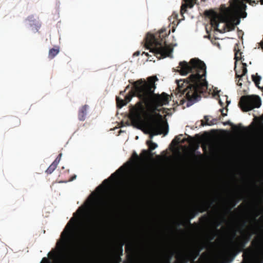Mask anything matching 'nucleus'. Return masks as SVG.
I'll list each match as a JSON object with an SVG mask.
<instances>
[{"label":"nucleus","instance_id":"47","mask_svg":"<svg viewBox=\"0 0 263 263\" xmlns=\"http://www.w3.org/2000/svg\"><path fill=\"white\" fill-rule=\"evenodd\" d=\"M234 128L236 129H237V128H238V127H237V126H234Z\"/></svg>","mask_w":263,"mask_h":263},{"label":"nucleus","instance_id":"53","mask_svg":"<svg viewBox=\"0 0 263 263\" xmlns=\"http://www.w3.org/2000/svg\"><path fill=\"white\" fill-rule=\"evenodd\" d=\"M158 116H159V117H161V116L159 114H158Z\"/></svg>","mask_w":263,"mask_h":263},{"label":"nucleus","instance_id":"32","mask_svg":"<svg viewBox=\"0 0 263 263\" xmlns=\"http://www.w3.org/2000/svg\"><path fill=\"white\" fill-rule=\"evenodd\" d=\"M123 242H121L119 246L118 247V251L119 252L120 255H122Z\"/></svg>","mask_w":263,"mask_h":263},{"label":"nucleus","instance_id":"15","mask_svg":"<svg viewBox=\"0 0 263 263\" xmlns=\"http://www.w3.org/2000/svg\"><path fill=\"white\" fill-rule=\"evenodd\" d=\"M62 156V153L59 154L54 159V160L52 162V163L48 167V168L45 171V173L47 174H52L53 172L55 170V168L57 167V165L60 162Z\"/></svg>","mask_w":263,"mask_h":263},{"label":"nucleus","instance_id":"1","mask_svg":"<svg viewBox=\"0 0 263 263\" xmlns=\"http://www.w3.org/2000/svg\"><path fill=\"white\" fill-rule=\"evenodd\" d=\"M158 80V79L156 76L148 77L147 81L138 80L134 82L131 90L125 97L124 100L126 104L130 101L133 97H137L140 100L129 109V118L134 125L141 124L143 122L144 118L147 116L143 103L149 108L152 114L154 115H157V111H160L159 107L168 104L169 95L165 92H162L160 95L154 92L156 88L155 82Z\"/></svg>","mask_w":263,"mask_h":263},{"label":"nucleus","instance_id":"6","mask_svg":"<svg viewBox=\"0 0 263 263\" xmlns=\"http://www.w3.org/2000/svg\"><path fill=\"white\" fill-rule=\"evenodd\" d=\"M203 248L204 246L199 243H191L188 244L182 250L177 252L176 255V261L174 263L194 262ZM170 258L171 257L166 261V263H171Z\"/></svg>","mask_w":263,"mask_h":263},{"label":"nucleus","instance_id":"24","mask_svg":"<svg viewBox=\"0 0 263 263\" xmlns=\"http://www.w3.org/2000/svg\"><path fill=\"white\" fill-rule=\"evenodd\" d=\"M252 78L253 81L255 84L256 86L258 88H260V87L259 86V84L260 83V80L261 79V77L257 75V73H256V75H252Z\"/></svg>","mask_w":263,"mask_h":263},{"label":"nucleus","instance_id":"46","mask_svg":"<svg viewBox=\"0 0 263 263\" xmlns=\"http://www.w3.org/2000/svg\"><path fill=\"white\" fill-rule=\"evenodd\" d=\"M219 102L220 104L221 105V106H222V105H222V104H223V103H222V102L221 101V100H219Z\"/></svg>","mask_w":263,"mask_h":263},{"label":"nucleus","instance_id":"43","mask_svg":"<svg viewBox=\"0 0 263 263\" xmlns=\"http://www.w3.org/2000/svg\"><path fill=\"white\" fill-rule=\"evenodd\" d=\"M139 54H140V52L139 51H137V52L134 53V55H139Z\"/></svg>","mask_w":263,"mask_h":263},{"label":"nucleus","instance_id":"40","mask_svg":"<svg viewBox=\"0 0 263 263\" xmlns=\"http://www.w3.org/2000/svg\"><path fill=\"white\" fill-rule=\"evenodd\" d=\"M239 78V79L238 82L237 83V85L241 86L242 85V84H241V83H240V82H239L240 80H241V78Z\"/></svg>","mask_w":263,"mask_h":263},{"label":"nucleus","instance_id":"42","mask_svg":"<svg viewBox=\"0 0 263 263\" xmlns=\"http://www.w3.org/2000/svg\"><path fill=\"white\" fill-rule=\"evenodd\" d=\"M224 125H231V123L230 121H228L223 123Z\"/></svg>","mask_w":263,"mask_h":263},{"label":"nucleus","instance_id":"41","mask_svg":"<svg viewBox=\"0 0 263 263\" xmlns=\"http://www.w3.org/2000/svg\"><path fill=\"white\" fill-rule=\"evenodd\" d=\"M48 260V257H43L42 260H46V261H47Z\"/></svg>","mask_w":263,"mask_h":263},{"label":"nucleus","instance_id":"31","mask_svg":"<svg viewBox=\"0 0 263 263\" xmlns=\"http://www.w3.org/2000/svg\"><path fill=\"white\" fill-rule=\"evenodd\" d=\"M221 222L218 220H215L214 221L213 224L215 226V229L216 231H219V230L217 229V228L221 225Z\"/></svg>","mask_w":263,"mask_h":263},{"label":"nucleus","instance_id":"44","mask_svg":"<svg viewBox=\"0 0 263 263\" xmlns=\"http://www.w3.org/2000/svg\"><path fill=\"white\" fill-rule=\"evenodd\" d=\"M202 148H203V150L204 152H206V146L205 145H203L202 146Z\"/></svg>","mask_w":263,"mask_h":263},{"label":"nucleus","instance_id":"30","mask_svg":"<svg viewBox=\"0 0 263 263\" xmlns=\"http://www.w3.org/2000/svg\"><path fill=\"white\" fill-rule=\"evenodd\" d=\"M147 176H148V174H147V171L143 172L142 175L140 177V180L141 181L145 180L147 178Z\"/></svg>","mask_w":263,"mask_h":263},{"label":"nucleus","instance_id":"52","mask_svg":"<svg viewBox=\"0 0 263 263\" xmlns=\"http://www.w3.org/2000/svg\"><path fill=\"white\" fill-rule=\"evenodd\" d=\"M194 224L197 226V224L196 223H194Z\"/></svg>","mask_w":263,"mask_h":263},{"label":"nucleus","instance_id":"20","mask_svg":"<svg viewBox=\"0 0 263 263\" xmlns=\"http://www.w3.org/2000/svg\"><path fill=\"white\" fill-rule=\"evenodd\" d=\"M234 51L235 52V58L236 61H238L241 59V52L238 48V44H236L234 46Z\"/></svg>","mask_w":263,"mask_h":263},{"label":"nucleus","instance_id":"29","mask_svg":"<svg viewBox=\"0 0 263 263\" xmlns=\"http://www.w3.org/2000/svg\"><path fill=\"white\" fill-rule=\"evenodd\" d=\"M180 136H182V135H180L179 136H176L175 139L173 140V142H176L177 143H183L185 141V139H183L182 141H181V138Z\"/></svg>","mask_w":263,"mask_h":263},{"label":"nucleus","instance_id":"7","mask_svg":"<svg viewBox=\"0 0 263 263\" xmlns=\"http://www.w3.org/2000/svg\"><path fill=\"white\" fill-rule=\"evenodd\" d=\"M53 263H66V226L57 239L55 248H52Z\"/></svg>","mask_w":263,"mask_h":263},{"label":"nucleus","instance_id":"18","mask_svg":"<svg viewBox=\"0 0 263 263\" xmlns=\"http://www.w3.org/2000/svg\"><path fill=\"white\" fill-rule=\"evenodd\" d=\"M60 52V47L54 45L52 48H49L48 58L50 59H53Z\"/></svg>","mask_w":263,"mask_h":263},{"label":"nucleus","instance_id":"10","mask_svg":"<svg viewBox=\"0 0 263 263\" xmlns=\"http://www.w3.org/2000/svg\"><path fill=\"white\" fill-rule=\"evenodd\" d=\"M24 23L26 28L34 32H37L41 26L39 21L33 14L29 15L24 20Z\"/></svg>","mask_w":263,"mask_h":263},{"label":"nucleus","instance_id":"3","mask_svg":"<svg viewBox=\"0 0 263 263\" xmlns=\"http://www.w3.org/2000/svg\"><path fill=\"white\" fill-rule=\"evenodd\" d=\"M251 247L245 249L246 245L240 239L232 241L229 250L223 258V263H230L241 252L243 251V259L250 260L263 250V241L260 239H255L251 242Z\"/></svg>","mask_w":263,"mask_h":263},{"label":"nucleus","instance_id":"12","mask_svg":"<svg viewBox=\"0 0 263 263\" xmlns=\"http://www.w3.org/2000/svg\"><path fill=\"white\" fill-rule=\"evenodd\" d=\"M130 164V162H127L126 163L124 164V165L120 167L115 172L112 173L108 179H105L103 181V184H106V186L104 187L106 189L108 188V186L110 184V181H113L116 180L123 172L124 170V166ZM103 187L101 185L97 187V190H102Z\"/></svg>","mask_w":263,"mask_h":263},{"label":"nucleus","instance_id":"19","mask_svg":"<svg viewBox=\"0 0 263 263\" xmlns=\"http://www.w3.org/2000/svg\"><path fill=\"white\" fill-rule=\"evenodd\" d=\"M251 237V234L250 233H242L241 236L237 237V239H240V240L243 241L246 245H247L250 241Z\"/></svg>","mask_w":263,"mask_h":263},{"label":"nucleus","instance_id":"36","mask_svg":"<svg viewBox=\"0 0 263 263\" xmlns=\"http://www.w3.org/2000/svg\"><path fill=\"white\" fill-rule=\"evenodd\" d=\"M12 119L14 121L17 122V123H18V124H20L21 121H20V119H18L17 118L13 117Z\"/></svg>","mask_w":263,"mask_h":263},{"label":"nucleus","instance_id":"9","mask_svg":"<svg viewBox=\"0 0 263 263\" xmlns=\"http://www.w3.org/2000/svg\"><path fill=\"white\" fill-rule=\"evenodd\" d=\"M148 129L150 133V138H152L154 135L163 134L166 135L168 132V127L167 123H163L159 121H155L148 125Z\"/></svg>","mask_w":263,"mask_h":263},{"label":"nucleus","instance_id":"54","mask_svg":"<svg viewBox=\"0 0 263 263\" xmlns=\"http://www.w3.org/2000/svg\"><path fill=\"white\" fill-rule=\"evenodd\" d=\"M261 200H263V194H262V197Z\"/></svg>","mask_w":263,"mask_h":263},{"label":"nucleus","instance_id":"37","mask_svg":"<svg viewBox=\"0 0 263 263\" xmlns=\"http://www.w3.org/2000/svg\"><path fill=\"white\" fill-rule=\"evenodd\" d=\"M220 111H221V115H222V116H223V117H224V116H227V113H224V112H223V109H220Z\"/></svg>","mask_w":263,"mask_h":263},{"label":"nucleus","instance_id":"35","mask_svg":"<svg viewBox=\"0 0 263 263\" xmlns=\"http://www.w3.org/2000/svg\"><path fill=\"white\" fill-rule=\"evenodd\" d=\"M77 177V176L76 175H74L72 176L68 180H67V182L68 181H72L73 180H74Z\"/></svg>","mask_w":263,"mask_h":263},{"label":"nucleus","instance_id":"11","mask_svg":"<svg viewBox=\"0 0 263 263\" xmlns=\"http://www.w3.org/2000/svg\"><path fill=\"white\" fill-rule=\"evenodd\" d=\"M212 204L213 202H211L210 203L205 202L200 205L198 206L197 209L190 211L188 213V218L185 220V223L187 224L192 225L190 222L191 219L194 218L196 216L198 212L203 213L206 211Z\"/></svg>","mask_w":263,"mask_h":263},{"label":"nucleus","instance_id":"48","mask_svg":"<svg viewBox=\"0 0 263 263\" xmlns=\"http://www.w3.org/2000/svg\"><path fill=\"white\" fill-rule=\"evenodd\" d=\"M61 182H63V183H66V180H63V181H62Z\"/></svg>","mask_w":263,"mask_h":263},{"label":"nucleus","instance_id":"16","mask_svg":"<svg viewBox=\"0 0 263 263\" xmlns=\"http://www.w3.org/2000/svg\"><path fill=\"white\" fill-rule=\"evenodd\" d=\"M88 106L84 105L79 109L78 112V119L80 121H84L86 119Z\"/></svg>","mask_w":263,"mask_h":263},{"label":"nucleus","instance_id":"2","mask_svg":"<svg viewBox=\"0 0 263 263\" xmlns=\"http://www.w3.org/2000/svg\"><path fill=\"white\" fill-rule=\"evenodd\" d=\"M177 71L181 75L191 73L186 79L178 81L179 91L185 95L187 100L186 105L189 107L197 101L200 94L208 89L206 81V65L203 61L198 58L191 59L189 62H180Z\"/></svg>","mask_w":263,"mask_h":263},{"label":"nucleus","instance_id":"45","mask_svg":"<svg viewBox=\"0 0 263 263\" xmlns=\"http://www.w3.org/2000/svg\"><path fill=\"white\" fill-rule=\"evenodd\" d=\"M236 236V232H234L233 233V238H235Z\"/></svg>","mask_w":263,"mask_h":263},{"label":"nucleus","instance_id":"4","mask_svg":"<svg viewBox=\"0 0 263 263\" xmlns=\"http://www.w3.org/2000/svg\"><path fill=\"white\" fill-rule=\"evenodd\" d=\"M252 6L258 4L259 3L263 5V0H232L230 6L226 8L224 12L225 18L228 22L224 25L223 28H227L228 31L235 29V26L240 23V18L247 16L246 9V3Z\"/></svg>","mask_w":263,"mask_h":263},{"label":"nucleus","instance_id":"49","mask_svg":"<svg viewBox=\"0 0 263 263\" xmlns=\"http://www.w3.org/2000/svg\"><path fill=\"white\" fill-rule=\"evenodd\" d=\"M125 90H124V91H121L120 93H123L124 92H125Z\"/></svg>","mask_w":263,"mask_h":263},{"label":"nucleus","instance_id":"38","mask_svg":"<svg viewBox=\"0 0 263 263\" xmlns=\"http://www.w3.org/2000/svg\"><path fill=\"white\" fill-rule=\"evenodd\" d=\"M204 120L205 121V123H209V119L208 116H205L204 117Z\"/></svg>","mask_w":263,"mask_h":263},{"label":"nucleus","instance_id":"27","mask_svg":"<svg viewBox=\"0 0 263 263\" xmlns=\"http://www.w3.org/2000/svg\"><path fill=\"white\" fill-rule=\"evenodd\" d=\"M131 159L134 164L138 163L140 160V157L136 152L133 153Z\"/></svg>","mask_w":263,"mask_h":263},{"label":"nucleus","instance_id":"8","mask_svg":"<svg viewBox=\"0 0 263 263\" xmlns=\"http://www.w3.org/2000/svg\"><path fill=\"white\" fill-rule=\"evenodd\" d=\"M239 105L243 111H248L261 105L260 98L257 96H243L240 98Z\"/></svg>","mask_w":263,"mask_h":263},{"label":"nucleus","instance_id":"28","mask_svg":"<svg viewBox=\"0 0 263 263\" xmlns=\"http://www.w3.org/2000/svg\"><path fill=\"white\" fill-rule=\"evenodd\" d=\"M217 121V120L216 119H213L212 120H211L210 123H204V121L203 120L201 121V124L202 126L204 125H212L213 124H215L216 123Z\"/></svg>","mask_w":263,"mask_h":263},{"label":"nucleus","instance_id":"23","mask_svg":"<svg viewBox=\"0 0 263 263\" xmlns=\"http://www.w3.org/2000/svg\"><path fill=\"white\" fill-rule=\"evenodd\" d=\"M116 103L117 107L119 108H121L127 104L124 99H122L118 97H116Z\"/></svg>","mask_w":263,"mask_h":263},{"label":"nucleus","instance_id":"17","mask_svg":"<svg viewBox=\"0 0 263 263\" xmlns=\"http://www.w3.org/2000/svg\"><path fill=\"white\" fill-rule=\"evenodd\" d=\"M247 64L245 63H242V66L239 70H238L236 69V67H235V71L236 73V78H241L242 76L246 75L247 73Z\"/></svg>","mask_w":263,"mask_h":263},{"label":"nucleus","instance_id":"13","mask_svg":"<svg viewBox=\"0 0 263 263\" xmlns=\"http://www.w3.org/2000/svg\"><path fill=\"white\" fill-rule=\"evenodd\" d=\"M205 14L210 18L211 25L213 27L216 28V30L219 31L220 33H223L225 32V28H223V30H220L218 29L219 22V21L220 19V17L217 13L211 10L209 11H206L205 12Z\"/></svg>","mask_w":263,"mask_h":263},{"label":"nucleus","instance_id":"5","mask_svg":"<svg viewBox=\"0 0 263 263\" xmlns=\"http://www.w3.org/2000/svg\"><path fill=\"white\" fill-rule=\"evenodd\" d=\"M170 33L165 29H161L155 34L147 33L145 38V44L150 51L155 53L158 59L172 57L173 48L171 45L166 44L165 38Z\"/></svg>","mask_w":263,"mask_h":263},{"label":"nucleus","instance_id":"21","mask_svg":"<svg viewBox=\"0 0 263 263\" xmlns=\"http://www.w3.org/2000/svg\"><path fill=\"white\" fill-rule=\"evenodd\" d=\"M154 155V153H153L150 151H147L143 149L142 150L141 156L143 158V159L146 160L148 159L149 157H152Z\"/></svg>","mask_w":263,"mask_h":263},{"label":"nucleus","instance_id":"51","mask_svg":"<svg viewBox=\"0 0 263 263\" xmlns=\"http://www.w3.org/2000/svg\"><path fill=\"white\" fill-rule=\"evenodd\" d=\"M51 253L50 251L48 252V254H47V255H48L50 253Z\"/></svg>","mask_w":263,"mask_h":263},{"label":"nucleus","instance_id":"14","mask_svg":"<svg viewBox=\"0 0 263 263\" xmlns=\"http://www.w3.org/2000/svg\"><path fill=\"white\" fill-rule=\"evenodd\" d=\"M184 3L182 4L180 9V13L182 15L187 11V8H192L197 0H183Z\"/></svg>","mask_w":263,"mask_h":263},{"label":"nucleus","instance_id":"25","mask_svg":"<svg viewBox=\"0 0 263 263\" xmlns=\"http://www.w3.org/2000/svg\"><path fill=\"white\" fill-rule=\"evenodd\" d=\"M210 218L206 215H203L199 218V220L203 225H205L210 221Z\"/></svg>","mask_w":263,"mask_h":263},{"label":"nucleus","instance_id":"50","mask_svg":"<svg viewBox=\"0 0 263 263\" xmlns=\"http://www.w3.org/2000/svg\"><path fill=\"white\" fill-rule=\"evenodd\" d=\"M243 227L246 226V223H245V222H244V223H243Z\"/></svg>","mask_w":263,"mask_h":263},{"label":"nucleus","instance_id":"33","mask_svg":"<svg viewBox=\"0 0 263 263\" xmlns=\"http://www.w3.org/2000/svg\"><path fill=\"white\" fill-rule=\"evenodd\" d=\"M237 202H238V201H232V202H231V203H232V206L229 209V210H228V211H229V212H230V211H231V209H232V208L234 207V206L236 205V204H237Z\"/></svg>","mask_w":263,"mask_h":263},{"label":"nucleus","instance_id":"39","mask_svg":"<svg viewBox=\"0 0 263 263\" xmlns=\"http://www.w3.org/2000/svg\"><path fill=\"white\" fill-rule=\"evenodd\" d=\"M215 235H212L210 237L209 239L210 241L214 240Z\"/></svg>","mask_w":263,"mask_h":263},{"label":"nucleus","instance_id":"22","mask_svg":"<svg viewBox=\"0 0 263 263\" xmlns=\"http://www.w3.org/2000/svg\"><path fill=\"white\" fill-rule=\"evenodd\" d=\"M125 251L128 254H133L135 251V246L133 243L128 244L125 248Z\"/></svg>","mask_w":263,"mask_h":263},{"label":"nucleus","instance_id":"34","mask_svg":"<svg viewBox=\"0 0 263 263\" xmlns=\"http://www.w3.org/2000/svg\"><path fill=\"white\" fill-rule=\"evenodd\" d=\"M67 263H69V247H67Z\"/></svg>","mask_w":263,"mask_h":263},{"label":"nucleus","instance_id":"26","mask_svg":"<svg viewBox=\"0 0 263 263\" xmlns=\"http://www.w3.org/2000/svg\"><path fill=\"white\" fill-rule=\"evenodd\" d=\"M147 145L148 146L149 150L151 152L152 151L156 148L158 146L157 144L152 141H147L146 142Z\"/></svg>","mask_w":263,"mask_h":263}]
</instances>
